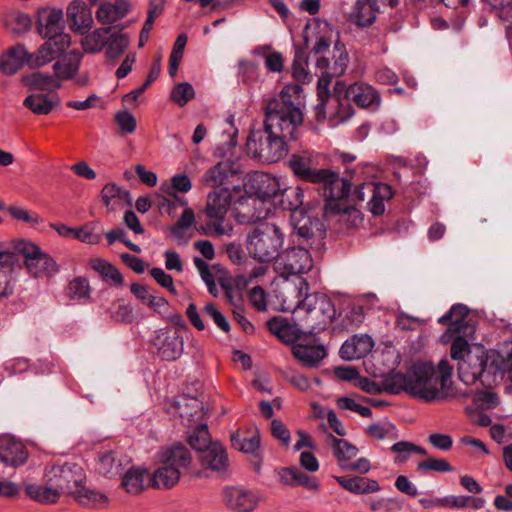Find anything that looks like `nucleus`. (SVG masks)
I'll list each match as a JSON object with an SVG mask.
<instances>
[{"label":"nucleus","mask_w":512,"mask_h":512,"mask_svg":"<svg viewBox=\"0 0 512 512\" xmlns=\"http://www.w3.org/2000/svg\"><path fill=\"white\" fill-rule=\"evenodd\" d=\"M452 371L453 367L446 359L440 360L437 365L430 361H418L406 374L393 372L386 375L384 387L390 393L405 391L425 402L468 396L466 391L454 385Z\"/></svg>","instance_id":"nucleus-1"},{"label":"nucleus","mask_w":512,"mask_h":512,"mask_svg":"<svg viewBox=\"0 0 512 512\" xmlns=\"http://www.w3.org/2000/svg\"><path fill=\"white\" fill-rule=\"evenodd\" d=\"M322 178L318 184H323L326 214L340 213L349 202L364 201L368 197L369 211L373 215H380L385 211V201L392 197L391 187L384 183H363L349 194V182L337 173L326 169Z\"/></svg>","instance_id":"nucleus-2"},{"label":"nucleus","mask_w":512,"mask_h":512,"mask_svg":"<svg viewBox=\"0 0 512 512\" xmlns=\"http://www.w3.org/2000/svg\"><path fill=\"white\" fill-rule=\"evenodd\" d=\"M302 88L298 84L286 86L280 94V101L267 108L264 126L266 131L277 135L285 142L292 139L303 123L301 105L303 102Z\"/></svg>","instance_id":"nucleus-3"},{"label":"nucleus","mask_w":512,"mask_h":512,"mask_svg":"<svg viewBox=\"0 0 512 512\" xmlns=\"http://www.w3.org/2000/svg\"><path fill=\"white\" fill-rule=\"evenodd\" d=\"M349 63V54L345 44L342 42L327 49L323 54L315 56V67L321 72L318 80L317 93L320 101V109L324 114L330 116L341 115L345 117L349 111L338 110L339 99L330 97L328 86L333 77L345 73Z\"/></svg>","instance_id":"nucleus-4"},{"label":"nucleus","mask_w":512,"mask_h":512,"mask_svg":"<svg viewBox=\"0 0 512 512\" xmlns=\"http://www.w3.org/2000/svg\"><path fill=\"white\" fill-rule=\"evenodd\" d=\"M192 462L190 451L183 445H173L158 455L155 469L150 472L151 488L171 490L178 485L181 471Z\"/></svg>","instance_id":"nucleus-5"},{"label":"nucleus","mask_w":512,"mask_h":512,"mask_svg":"<svg viewBox=\"0 0 512 512\" xmlns=\"http://www.w3.org/2000/svg\"><path fill=\"white\" fill-rule=\"evenodd\" d=\"M80 53L73 51L53 65L54 74L41 71L26 73L21 77V83L26 88L60 89L64 81L74 78L78 73Z\"/></svg>","instance_id":"nucleus-6"},{"label":"nucleus","mask_w":512,"mask_h":512,"mask_svg":"<svg viewBox=\"0 0 512 512\" xmlns=\"http://www.w3.org/2000/svg\"><path fill=\"white\" fill-rule=\"evenodd\" d=\"M11 251L15 256L21 255L27 273L33 278H51L59 271L56 260L44 252L36 243L26 239L11 241Z\"/></svg>","instance_id":"nucleus-7"},{"label":"nucleus","mask_w":512,"mask_h":512,"mask_svg":"<svg viewBox=\"0 0 512 512\" xmlns=\"http://www.w3.org/2000/svg\"><path fill=\"white\" fill-rule=\"evenodd\" d=\"M330 97H337L339 99V104L337 105L338 110L343 111L347 108L349 113L345 117H341V115L330 116L321 111L319 104V114L325 118L327 117L339 121H343L351 115L352 110L349 102H354L357 106L365 108L377 106L380 101L376 90L372 86L361 82H356L349 87L343 82H337L334 87V94L330 95Z\"/></svg>","instance_id":"nucleus-8"},{"label":"nucleus","mask_w":512,"mask_h":512,"mask_svg":"<svg viewBox=\"0 0 512 512\" xmlns=\"http://www.w3.org/2000/svg\"><path fill=\"white\" fill-rule=\"evenodd\" d=\"M283 245V234L273 224L265 223L255 228L247 238V251L260 262H269L279 253Z\"/></svg>","instance_id":"nucleus-9"},{"label":"nucleus","mask_w":512,"mask_h":512,"mask_svg":"<svg viewBox=\"0 0 512 512\" xmlns=\"http://www.w3.org/2000/svg\"><path fill=\"white\" fill-rule=\"evenodd\" d=\"M180 417L183 425L188 428V443L200 452L213 442L205 423V412L202 404L196 399H189L180 407Z\"/></svg>","instance_id":"nucleus-10"},{"label":"nucleus","mask_w":512,"mask_h":512,"mask_svg":"<svg viewBox=\"0 0 512 512\" xmlns=\"http://www.w3.org/2000/svg\"><path fill=\"white\" fill-rule=\"evenodd\" d=\"M246 148L248 154L267 163L277 162L287 153V147L281 138L266 131H253L250 133Z\"/></svg>","instance_id":"nucleus-11"},{"label":"nucleus","mask_w":512,"mask_h":512,"mask_svg":"<svg viewBox=\"0 0 512 512\" xmlns=\"http://www.w3.org/2000/svg\"><path fill=\"white\" fill-rule=\"evenodd\" d=\"M45 479L52 481L61 495L73 498L75 493L85 484L86 475L81 466L72 462L55 463L45 471Z\"/></svg>","instance_id":"nucleus-12"},{"label":"nucleus","mask_w":512,"mask_h":512,"mask_svg":"<svg viewBox=\"0 0 512 512\" xmlns=\"http://www.w3.org/2000/svg\"><path fill=\"white\" fill-rule=\"evenodd\" d=\"M34 23L36 33L41 38L55 39L65 37V42L72 43V37L65 32L64 12L54 5H42L34 11Z\"/></svg>","instance_id":"nucleus-13"},{"label":"nucleus","mask_w":512,"mask_h":512,"mask_svg":"<svg viewBox=\"0 0 512 512\" xmlns=\"http://www.w3.org/2000/svg\"><path fill=\"white\" fill-rule=\"evenodd\" d=\"M303 37L307 48L313 56L323 54L328 48L342 43L339 31L327 21L319 18L309 21L304 29Z\"/></svg>","instance_id":"nucleus-14"},{"label":"nucleus","mask_w":512,"mask_h":512,"mask_svg":"<svg viewBox=\"0 0 512 512\" xmlns=\"http://www.w3.org/2000/svg\"><path fill=\"white\" fill-rule=\"evenodd\" d=\"M231 201V194L227 188H218L209 194L207 200V214L211 219L208 224L207 233L210 235H223L231 231V226L223 224V217L226 214Z\"/></svg>","instance_id":"nucleus-15"},{"label":"nucleus","mask_w":512,"mask_h":512,"mask_svg":"<svg viewBox=\"0 0 512 512\" xmlns=\"http://www.w3.org/2000/svg\"><path fill=\"white\" fill-rule=\"evenodd\" d=\"M313 266L311 254L302 247L287 249L276 261V269L284 277L307 273Z\"/></svg>","instance_id":"nucleus-16"},{"label":"nucleus","mask_w":512,"mask_h":512,"mask_svg":"<svg viewBox=\"0 0 512 512\" xmlns=\"http://www.w3.org/2000/svg\"><path fill=\"white\" fill-rule=\"evenodd\" d=\"M23 100V106L36 116H46L58 109L62 103L57 89H33Z\"/></svg>","instance_id":"nucleus-17"},{"label":"nucleus","mask_w":512,"mask_h":512,"mask_svg":"<svg viewBox=\"0 0 512 512\" xmlns=\"http://www.w3.org/2000/svg\"><path fill=\"white\" fill-rule=\"evenodd\" d=\"M70 32L84 35L94 26L92 9L84 0H71L65 10Z\"/></svg>","instance_id":"nucleus-18"},{"label":"nucleus","mask_w":512,"mask_h":512,"mask_svg":"<svg viewBox=\"0 0 512 512\" xmlns=\"http://www.w3.org/2000/svg\"><path fill=\"white\" fill-rule=\"evenodd\" d=\"M61 37L62 39L59 37L55 39L42 38L44 42L33 52L29 51L31 69H39L48 65L71 47L72 43L65 42L63 40L65 37Z\"/></svg>","instance_id":"nucleus-19"},{"label":"nucleus","mask_w":512,"mask_h":512,"mask_svg":"<svg viewBox=\"0 0 512 512\" xmlns=\"http://www.w3.org/2000/svg\"><path fill=\"white\" fill-rule=\"evenodd\" d=\"M288 166L299 179L318 184L326 174V169H316L315 157L309 151L292 154L288 160Z\"/></svg>","instance_id":"nucleus-20"},{"label":"nucleus","mask_w":512,"mask_h":512,"mask_svg":"<svg viewBox=\"0 0 512 512\" xmlns=\"http://www.w3.org/2000/svg\"><path fill=\"white\" fill-rule=\"evenodd\" d=\"M129 464V457L120 451L105 450L97 454L94 470L105 478L113 479L120 475Z\"/></svg>","instance_id":"nucleus-21"},{"label":"nucleus","mask_w":512,"mask_h":512,"mask_svg":"<svg viewBox=\"0 0 512 512\" xmlns=\"http://www.w3.org/2000/svg\"><path fill=\"white\" fill-rule=\"evenodd\" d=\"M0 24L3 30L9 35L22 37L31 30L32 18L22 9L9 6L1 12Z\"/></svg>","instance_id":"nucleus-22"},{"label":"nucleus","mask_w":512,"mask_h":512,"mask_svg":"<svg viewBox=\"0 0 512 512\" xmlns=\"http://www.w3.org/2000/svg\"><path fill=\"white\" fill-rule=\"evenodd\" d=\"M222 495L225 505L236 512H252L259 504L257 494L242 487H225Z\"/></svg>","instance_id":"nucleus-23"},{"label":"nucleus","mask_w":512,"mask_h":512,"mask_svg":"<svg viewBox=\"0 0 512 512\" xmlns=\"http://www.w3.org/2000/svg\"><path fill=\"white\" fill-rule=\"evenodd\" d=\"M23 491L29 500L43 506L58 504L62 496L60 490L56 488L52 481H47L46 479L43 483H24Z\"/></svg>","instance_id":"nucleus-24"},{"label":"nucleus","mask_w":512,"mask_h":512,"mask_svg":"<svg viewBox=\"0 0 512 512\" xmlns=\"http://www.w3.org/2000/svg\"><path fill=\"white\" fill-rule=\"evenodd\" d=\"M28 451L24 443L12 435L0 436V461L8 466L19 467L26 463Z\"/></svg>","instance_id":"nucleus-25"},{"label":"nucleus","mask_w":512,"mask_h":512,"mask_svg":"<svg viewBox=\"0 0 512 512\" xmlns=\"http://www.w3.org/2000/svg\"><path fill=\"white\" fill-rule=\"evenodd\" d=\"M120 488L130 496H139L150 485V471L142 466H132L121 476Z\"/></svg>","instance_id":"nucleus-26"},{"label":"nucleus","mask_w":512,"mask_h":512,"mask_svg":"<svg viewBox=\"0 0 512 512\" xmlns=\"http://www.w3.org/2000/svg\"><path fill=\"white\" fill-rule=\"evenodd\" d=\"M24 66L30 68V57L23 43L9 47L0 55V70L5 75H14Z\"/></svg>","instance_id":"nucleus-27"},{"label":"nucleus","mask_w":512,"mask_h":512,"mask_svg":"<svg viewBox=\"0 0 512 512\" xmlns=\"http://www.w3.org/2000/svg\"><path fill=\"white\" fill-rule=\"evenodd\" d=\"M485 366V355L483 350L476 348L475 352H468L467 358L458 363V374L460 380L466 385L474 384L483 373Z\"/></svg>","instance_id":"nucleus-28"},{"label":"nucleus","mask_w":512,"mask_h":512,"mask_svg":"<svg viewBox=\"0 0 512 512\" xmlns=\"http://www.w3.org/2000/svg\"><path fill=\"white\" fill-rule=\"evenodd\" d=\"M198 460L203 469L213 472H222L229 464L226 450L218 442H213V444L200 451Z\"/></svg>","instance_id":"nucleus-29"},{"label":"nucleus","mask_w":512,"mask_h":512,"mask_svg":"<svg viewBox=\"0 0 512 512\" xmlns=\"http://www.w3.org/2000/svg\"><path fill=\"white\" fill-rule=\"evenodd\" d=\"M155 346L162 359L175 360L183 351V341L174 329L166 330L158 334Z\"/></svg>","instance_id":"nucleus-30"},{"label":"nucleus","mask_w":512,"mask_h":512,"mask_svg":"<svg viewBox=\"0 0 512 512\" xmlns=\"http://www.w3.org/2000/svg\"><path fill=\"white\" fill-rule=\"evenodd\" d=\"M131 9L129 0L106 1L96 10V19L103 25H111L123 19Z\"/></svg>","instance_id":"nucleus-31"},{"label":"nucleus","mask_w":512,"mask_h":512,"mask_svg":"<svg viewBox=\"0 0 512 512\" xmlns=\"http://www.w3.org/2000/svg\"><path fill=\"white\" fill-rule=\"evenodd\" d=\"M73 499L80 506L92 510H106L111 506V499L106 493L86 487L85 484L81 485Z\"/></svg>","instance_id":"nucleus-32"},{"label":"nucleus","mask_w":512,"mask_h":512,"mask_svg":"<svg viewBox=\"0 0 512 512\" xmlns=\"http://www.w3.org/2000/svg\"><path fill=\"white\" fill-rule=\"evenodd\" d=\"M379 0H357L349 19L359 27H368L376 20L379 11Z\"/></svg>","instance_id":"nucleus-33"},{"label":"nucleus","mask_w":512,"mask_h":512,"mask_svg":"<svg viewBox=\"0 0 512 512\" xmlns=\"http://www.w3.org/2000/svg\"><path fill=\"white\" fill-rule=\"evenodd\" d=\"M374 342L368 335H355L348 339L340 349V355L345 360L359 359L372 351Z\"/></svg>","instance_id":"nucleus-34"},{"label":"nucleus","mask_w":512,"mask_h":512,"mask_svg":"<svg viewBox=\"0 0 512 512\" xmlns=\"http://www.w3.org/2000/svg\"><path fill=\"white\" fill-rule=\"evenodd\" d=\"M290 219L297 234L305 239L312 237L319 226V221L313 215L307 214L303 208L294 209L290 214Z\"/></svg>","instance_id":"nucleus-35"},{"label":"nucleus","mask_w":512,"mask_h":512,"mask_svg":"<svg viewBox=\"0 0 512 512\" xmlns=\"http://www.w3.org/2000/svg\"><path fill=\"white\" fill-rule=\"evenodd\" d=\"M334 478L345 490L354 494H370L380 490V485L373 479L346 476H335Z\"/></svg>","instance_id":"nucleus-36"},{"label":"nucleus","mask_w":512,"mask_h":512,"mask_svg":"<svg viewBox=\"0 0 512 512\" xmlns=\"http://www.w3.org/2000/svg\"><path fill=\"white\" fill-rule=\"evenodd\" d=\"M88 265L110 285L117 287L123 285V277L120 271L107 260L100 257H93L88 260Z\"/></svg>","instance_id":"nucleus-37"},{"label":"nucleus","mask_w":512,"mask_h":512,"mask_svg":"<svg viewBox=\"0 0 512 512\" xmlns=\"http://www.w3.org/2000/svg\"><path fill=\"white\" fill-rule=\"evenodd\" d=\"M231 443L239 451L253 453L259 447V433L256 428L239 429L231 435Z\"/></svg>","instance_id":"nucleus-38"},{"label":"nucleus","mask_w":512,"mask_h":512,"mask_svg":"<svg viewBox=\"0 0 512 512\" xmlns=\"http://www.w3.org/2000/svg\"><path fill=\"white\" fill-rule=\"evenodd\" d=\"M110 28H96L81 35L80 45L84 53L96 54L103 50L107 44V35Z\"/></svg>","instance_id":"nucleus-39"},{"label":"nucleus","mask_w":512,"mask_h":512,"mask_svg":"<svg viewBox=\"0 0 512 512\" xmlns=\"http://www.w3.org/2000/svg\"><path fill=\"white\" fill-rule=\"evenodd\" d=\"M293 354L303 365L314 366L325 357L326 352L321 345H309L301 341L293 346Z\"/></svg>","instance_id":"nucleus-40"},{"label":"nucleus","mask_w":512,"mask_h":512,"mask_svg":"<svg viewBox=\"0 0 512 512\" xmlns=\"http://www.w3.org/2000/svg\"><path fill=\"white\" fill-rule=\"evenodd\" d=\"M254 181L257 183V194L260 198H277L281 196L283 187L280 181L267 174H256Z\"/></svg>","instance_id":"nucleus-41"},{"label":"nucleus","mask_w":512,"mask_h":512,"mask_svg":"<svg viewBox=\"0 0 512 512\" xmlns=\"http://www.w3.org/2000/svg\"><path fill=\"white\" fill-rule=\"evenodd\" d=\"M333 453L342 468H347L352 460L357 456L358 449L344 439L331 437Z\"/></svg>","instance_id":"nucleus-42"},{"label":"nucleus","mask_w":512,"mask_h":512,"mask_svg":"<svg viewBox=\"0 0 512 512\" xmlns=\"http://www.w3.org/2000/svg\"><path fill=\"white\" fill-rule=\"evenodd\" d=\"M2 252L10 254L11 262L7 264L0 263V299L7 298L13 293L11 270L17 262V258L10 248H5L2 245Z\"/></svg>","instance_id":"nucleus-43"},{"label":"nucleus","mask_w":512,"mask_h":512,"mask_svg":"<svg viewBox=\"0 0 512 512\" xmlns=\"http://www.w3.org/2000/svg\"><path fill=\"white\" fill-rule=\"evenodd\" d=\"M130 40L129 36L124 33L123 31H114L112 33H109L107 35V50L106 55L109 59H116L121 54L124 53V51L129 46Z\"/></svg>","instance_id":"nucleus-44"},{"label":"nucleus","mask_w":512,"mask_h":512,"mask_svg":"<svg viewBox=\"0 0 512 512\" xmlns=\"http://www.w3.org/2000/svg\"><path fill=\"white\" fill-rule=\"evenodd\" d=\"M7 214L16 221L23 222L30 227H37L43 223V219L40 215L34 211H31L25 207L19 205H10L5 209Z\"/></svg>","instance_id":"nucleus-45"},{"label":"nucleus","mask_w":512,"mask_h":512,"mask_svg":"<svg viewBox=\"0 0 512 512\" xmlns=\"http://www.w3.org/2000/svg\"><path fill=\"white\" fill-rule=\"evenodd\" d=\"M67 296L73 300H88L91 297L89 280L83 276L73 278L67 285Z\"/></svg>","instance_id":"nucleus-46"},{"label":"nucleus","mask_w":512,"mask_h":512,"mask_svg":"<svg viewBox=\"0 0 512 512\" xmlns=\"http://www.w3.org/2000/svg\"><path fill=\"white\" fill-rule=\"evenodd\" d=\"M192 183L190 178L185 174H176L170 181H164L160 186V192L174 196L177 192L187 193L191 190Z\"/></svg>","instance_id":"nucleus-47"},{"label":"nucleus","mask_w":512,"mask_h":512,"mask_svg":"<svg viewBox=\"0 0 512 512\" xmlns=\"http://www.w3.org/2000/svg\"><path fill=\"white\" fill-rule=\"evenodd\" d=\"M126 192L115 183L106 184L100 193L101 201L110 211L114 210L124 200Z\"/></svg>","instance_id":"nucleus-48"},{"label":"nucleus","mask_w":512,"mask_h":512,"mask_svg":"<svg viewBox=\"0 0 512 512\" xmlns=\"http://www.w3.org/2000/svg\"><path fill=\"white\" fill-rule=\"evenodd\" d=\"M486 501L482 497H471V496H447L444 497V507H451L462 509L470 507L473 510H480L484 508Z\"/></svg>","instance_id":"nucleus-49"},{"label":"nucleus","mask_w":512,"mask_h":512,"mask_svg":"<svg viewBox=\"0 0 512 512\" xmlns=\"http://www.w3.org/2000/svg\"><path fill=\"white\" fill-rule=\"evenodd\" d=\"M114 123L117 127V133L120 136L133 134L137 129V120L127 109L115 112Z\"/></svg>","instance_id":"nucleus-50"},{"label":"nucleus","mask_w":512,"mask_h":512,"mask_svg":"<svg viewBox=\"0 0 512 512\" xmlns=\"http://www.w3.org/2000/svg\"><path fill=\"white\" fill-rule=\"evenodd\" d=\"M194 97L195 90L188 82L176 84L170 92V100L179 107H184L189 101L194 99Z\"/></svg>","instance_id":"nucleus-51"},{"label":"nucleus","mask_w":512,"mask_h":512,"mask_svg":"<svg viewBox=\"0 0 512 512\" xmlns=\"http://www.w3.org/2000/svg\"><path fill=\"white\" fill-rule=\"evenodd\" d=\"M468 309L466 306L457 304L452 306L449 313L439 319L441 324L449 325L450 330L459 331L462 321L466 318Z\"/></svg>","instance_id":"nucleus-52"},{"label":"nucleus","mask_w":512,"mask_h":512,"mask_svg":"<svg viewBox=\"0 0 512 512\" xmlns=\"http://www.w3.org/2000/svg\"><path fill=\"white\" fill-rule=\"evenodd\" d=\"M282 199L279 201L285 209H302L300 206L303 203V191L300 187L288 188L283 187L281 193Z\"/></svg>","instance_id":"nucleus-53"},{"label":"nucleus","mask_w":512,"mask_h":512,"mask_svg":"<svg viewBox=\"0 0 512 512\" xmlns=\"http://www.w3.org/2000/svg\"><path fill=\"white\" fill-rule=\"evenodd\" d=\"M396 429L390 422L374 423L366 428V434L374 439L395 438Z\"/></svg>","instance_id":"nucleus-54"},{"label":"nucleus","mask_w":512,"mask_h":512,"mask_svg":"<svg viewBox=\"0 0 512 512\" xmlns=\"http://www.w3.org/2000/svg\"><path fill=\"white\" fill-rule=\"evenodd\" d=\"M227 177V169L223 164H217L209 169L203 176V181L206 185L214 187L215 189L221 188Z\"/></svg>","instance_id":"nucleus-55"},{"label":"nucleus","mask_w":512,"mask_h":512,"mask_svg":"<svg viewBox=\"0 0 512 512\" xmlns=\"http://www.w3.org/2000/svg\"><path fill=\"white\" fill-rule=\"evenodd\" d=\"M392 452H394L397 456L395 461L396 462H404L411 453H418L425 455L426 451L422 447L416 446L413 443L401 441L395 443L391 447Z\"/></svg>","instance_id":"nucleus-56"},{"label":"nucleus","mask_w":512,"mask_h":512,"mask_svg":"<svg viewBox=\"0 0 512 512\" xmlns=\"http://www.w3.org/2000/svg\"><path fill=\"white\" fill-rule=\"evenodd\" d=\"M157 205L158 208L167 213L168 215H172L176 209V206L179 204L181 206H186L187 203L182 198L177 195L168 196L161 192V194H156Z\"/></svg>","instance_id":"nucleus-57"},{"label":"nucleus","mask_w":512,"mask_h":512,"mask_svg":"<svg viewBox=\"0 0 512 512\" xmlns=\"http://www.w3.org/2000/svg\"><path fill=\"white\" fill-rule=\"evenodd\" d=\"M473 402L477 409L487 410L498 405V397L492 391H476L473 396Z\"/></svg>","instance_id":"nucleus-58"},{"label":"nucleus","mask_w":512,"mask_h":512,"mask_svg":"<svg viewBox=\"0 0 512 512\" xmlns=\"http://www.w3.org/2000/svg\"><path fill=\"white\" fill-rule=\"evenodd\" d=\"M100 235L94 232L92 223H86L75 229L74 239L83 243L96 245L100 242Z\"/></svg>","instance_id":"nucleus-59"},{"label":"nucleus","mask_w":512,"mask_h":512,"mask_svg":"<svg viewBox=\"0 0 512 512\" xmlns=\"http://www.w3.org/2000/svg\"><path fill=\"white\" fill-rule=\"evenodd\" d=\"M418 469L421 471L451 472L453 467L445 459L427 458L418 463Z\"/></svg>","instance_id":"nucleus-60"},{"label":"nucleus","mask_w":512,"mask_h":512,"mask_svg":"<svg viewBox=\"0 0 512 512\" xmlns=\"http://www.w3.org/2000/svg\"><path fill=\"white\" fill-rule=\"evenodd\" d=\"M150 275L161 287L167 289L173 295L177 294L172 276L163 269L154 267L150 270Z\"/></svg>","instance_id":"nucleus-61"},{"label":"nucleus","mask_w":512,"mask_h":512,"mask_svg":"<svg viewBox=\"0 0 512 512\" xmlns=\"http://www.w3.org/2000/svg\"><path fill=\"white\" fill-rule=\"evenodd\" d=\"M363 201L349 202L344 209L339 213L343 219L350 222L352 226H357L362 221L361 212L358 210L357 205Z\"/></svg>","instance_id":"nucleus-62"},{"label":"nucleus","mask_w":512,"mask_h":512,"mask_svg":"<svg viewBox=\"0 0 512 512\" xmlns=\"http://www.w3.org/2000/svg\"><path fill=\"white\" fill-rule=\"evenodd\" d=\"M337 406L339 409H347L354 411L358 414H360L363 417H370L372 412L369 408L362 406L361 404L357 403L355 400L343 397L338 399Z\"/></svg>","instance_id":"nucleus-63"},{"label":"nucleus","mask_w":512,"mask_h":512,"mask_svg":"<svg viewBox=\"0 0 512 512\" xmlns=\"http://www.w3.org/2000/svg\"><path fill=\"white\" fill-rule=\"evenodd\" d=\"M468 352H475V350H470L467 341L461 337H457L451 345L450 354L452 359L458 360L459 362L462 359L467 358Z\"/></svg>","instance_id":"nucleus-64"}]
</instances>
